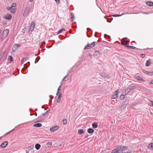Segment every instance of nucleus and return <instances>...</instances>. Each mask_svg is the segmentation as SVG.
<instances>
[{
  "instance_id": "1",
  "label": "nucleus",
  "mask_w": 153,
  "mask_h": 153,
  "mask_svg": "<svg viewBox=\"0 0 153 153\" xmlns=\"http://www.w3.org/2000/svg\"><path fill=\"white\" fill-rule=\"evenodd\" d=\"M97 43V42H93L91 44H88L86 45L84 48V49H90L94 46L96 43Z\"/></svg>"
},
{
  "instance_id": "2",
  "label": "nucleus",
  "mask_w": 153,
  "mask_h": 153,
  "mask_svg": "<svg viewBox=\"0 0 153 153\" xmlns=\"http://www.w3.org/2000/svg\"><path fill=\"white\" fill-rule=\"evenodd\" d=\"M129 41L126 39V38H123L121 41V44L123 45H126L128 44Z\"/></svg>"
},
{
  "instance_id": "3",
  "label": "nucleus",
  "mask_w": 153,
  "mask_h": 153,
  "mask_svg": "<svg viewBox=\"0 0 153 153\" xmlns=\"http://www.w3.org/2000/svg\"><path fill=\"white\" fill-rule=\"evenodd\" d=\"M118 90L116 91L114 93V94L112 96L111 98V99H115L118 97Z\"/></svg>"
},
{
  "instance_id": "4",
  "label": "nucleus",
  "mask_w": 153,
  "mask_h": 153,
  "mask_svg": "<svg viewBox=\"0 0 153 153\" xmlns=\"http://www.w3.org/2000/svg\"><path fill=\"white\" fill-rule=\"evenodd\" d=\"M8 145V142L7 141H5L2 143L0 146V147L2 148H4L6 147Z\"/></svg>"
},
{
  "instance_id": "5",
  "label": "nucleus",
  "mask_w": 153,
  "mask_h": 153,
  "mask_svg": "<svg viewBox=\"0 0 153 153\" xmlns=\"http://www.w3.org/2000/svg\"><path fill=\"white\" fill-rule=\"evenodd\" d=\"M9 33V30L8 29H6L3 32V34L4 36V37L6 38L7 37Z\"/></svg>"
},
{
  "instance_id": "6",
  "label": "nucleus",
  "mask_w": 153,
  "mask_h": 153,
  "mask_svg": "<svg viewBox=\"0 0 153 153\" xmlns=\"http://www.w3.org/2000/svg\"><path fill=\"white\" fill-rule=\"evenodd\" d=\"M59 128V127L58 126L54 127H53L51 128L50 130L51 131L54 132L58 130Z\"/></svg>"
},
{
  "instance_id": "7",
  "label": "nucleus",
  "mask_w": 153,
  "mask_h": 153,
  "mask_svg": "<svg viewBox=\"0 0 153 153\" xmlns=\"http://www.w3.org/2000/svg\"><path fill=\"white\" fill-rule=\"evenodd\" d=\"M120 149L118 147L117 148L113 150L111 152V153H120Z\"/></svg>"
},
{
  "instance_id": "8",
  "label": "nucleus",
  "mask_w": 153,
  "mask_h": 153,
  "mask_svg": "<svg viewBox=\"0 0 153 153\" xmlns=\"http://www.w3.org/2000/svg\"><path fill=\"white\" fill-rule=\"evenodd\" d=\"M120 149V152L122 151H124L126 149L128 148V146H123L120 147H118Z\"/></svg>"
},
{
  "instance_id": "9",
  "label": "nucleus",
  "mask_w": 153,
  "mask_h": 153,
  "mask_svg": "<svg viewBox=\"0 0 153 153\" xmlns=\"http://www.w3.org/2000/svg\"><path fill=\"white\" fill-rule=\"evenodd\" d=\"M143 72L145 74H148V75H153V71L152 72H149L146 71L144 70L143 71Z\"/></svg>"
},
{
  "instance_id": "10",
  "label": "nucleus",
  "mask_w": 153,
  "mask_h": 153,
  "mask_svg": "<svg viewBox=\"0 0 153 153\" xmlns=\"http://www.w3.org/2000/svg\"><path fill=\"white\" fill-rule=\"evenodd\" d=\"M35 26V23L34 22H33L30 27V31H32L33 30Z\"/></svg>"
},
{
  "instance_id": "11",
  "label": "nucleus",
  "mask_w": 153,
  "mask_h": 153,
  "mask_svg": "<svg viewBox=\"0 0 153 153\" xmlns=\"http://www.w3.org/2000/svg\"><path fill=\"white\" fill-rule=\"evenodd\" d=\"M148 147L149 149L153 150V143H151L149 144Z\"/></svg>"
},
{
  "instance_id": "12",
  "label": "nucleus",
  "mask_w": 153,
  "mask_h": 153,
  "mask_svg": "<svg viewBox=\"0 0 153 153\" xmlns=\"http://www.w3.org/2000/svg\"><path fill=\"white\" fill-rule=\"evenodd\" d=\"M28 57L23 58L21 60L22 64H24L25 62L27 61L28 60Z\"/></svg>"
},
{
  "instance_id": "13",
  "label": "nucleus",
  "mask_w": 153,
  "mask_h": 153,
  "mask_svg": "<svg viewBox=\"0 0 153 153\" xmlns=\"http://www.w3.org/2000/svg\"><path fill=\"white\" fill-rule=\"evenodd\" d=\"M35 147L36 150H38L40 148L41 145L39 144L36 143L35 144Z\"/></svg>"
},
{
  "instance_id": "14",
  "label": "nucleus",
  "mask_w": 153,
  "mask_h": 153,
  "mask_svg": "<svg viewBox=\"0 0 153 153\" xmlns=\"http://www.w3.org/2000/svg\"><path fill=\"white\" fill-rule=\"evenodd\" d=\"M11 16L9 14H7L5 16V18L6 19L10 20L11 18Z\"/></svg>"
},
{
  "instance_id": "15",
  "label": "nucleus",
  "mask_w": 153,
  "mask_h": 153,
  "mask_svg": "<svg viewBox=\"0 0 153 153\" xmlns=\"http://www.w3.org/2000/svg\"><path fill=\"white\" fill-rule=\"evenodd\" d=\"M151 64V60L149 59L146 63V66L147 67L149 66Z\"/></svg>"
},
{
  "instance_id": "16",
  "label": "nucleus",
  "mask_w": 153,
  "mask_h": 153,
  "mask_svg": "<svg viewBox=\"0 0 153 153\" xmlns=\"http://www.w3.org/2000/svg\"><path fill=\"white\" fill-rule=\"evenodd\" d=\"M147 4L150 6H153V3L151 1H148L146 2Z\"/></svg>"
},
{
  "instance_id": "17",
  "label": "nucleus",
  "mask_w": 153,
  "mask_h": 153,
  "mask_svg": "<svg viewBox=\"0 0 153 153\" xmlns=\"http://www.w3.org/2000/svg\"><path fill=\"white\" fill-rule=\"evenodd\" d=\"M136 78L138 80H140L143 82L144 81V79L140 76H136Z\"/></svg>"
},
{
  "instance_id": "18",
  "label": "nucleus",
  "mask_w": 153,
  "mask_h": 153,
  "mask_svg": "<svg viewBox=\"0 0 153 153\" xmlns=\"http://www.w3.org/2000/svg\"><path fill=\"white\" fill-rule=\"evenodd\" d=\"M93 127L94 128H96L98 127V124L97 123H94L92 125Z\"/></svg>"
},
{
  "instance_id": "19",
  "label": "nucleus",
  "mask_w": 153,
  "mask_h": 153,
  "mask_svg": "<svg viewBox=\"0 0 153 153\" xmlns=\"http://www.w3.org/2000/svg\"><path fill=\"white\" fill-rule=\"evenodd\" d=\"M88 132L90 134H92L94 132V130L91 128H89L88 130Z\"/></svg>"
},
{
  "instance_id": "20",
  "label": "nucleus",
  "mask_w": 153,
  "mask_h": 153,
  "mask_svg": "<svg viewBox=\"0 0 153 153\" xmlns=\"http://www.w3.org/2000/svg\"><path fill=\"white\" fill-rule=\"evenodd\" d=\"M59 94V96L58 97V99L57 100V102H60V99L61 97V94L60 93H58Z\"/></svg>"
},
{
  "instance_id": "21",
  "label": "nucleus",
  "mask_w": 153,
  "mask_h": 153,
  "mask_svg": "<svg viewBox=\"0 0 153 153\" xmlns=\"http://www.w3.org/2000/svg\"><path fill=\"white\" fill-rule=\"evenodd\" d=\"M42 126V124L41 123H38L36 124H34L33 125L34 127H40Z\"/></svg>"
},
{
  "instance_id": "22",
  "label": "nucleus",
  "mask_w": 153,
  "mask_h": 153,
  "mask_svg": "<svg viewBox=\"0 0 153 153\" xmlns=\"http://www.w3.org/2000/svg\"><path fill=\"white\" fill-rule=\"evenodd\" d=\"M65 31V30L64 29L62 28L61 29H60L57 32V34H59L60 33L62 32L63 31Z\"/></svg>"
},
{
  "instance_id": "23",
  "label": "nucleus",
  "mask_w": 153,
  "mask_h": 153,
  "mask_svg": "<svg viewBox=\"0 0 153 153\" xmlns=\"http://www.w3.org/2000/svg\"><path fill=\"white\" fill-rule=\"evenodd\" d=\"M78 133L79 134H81L84 132V131L82 129H79L78 130Z\"/></svg>"
},
{
  "instance_id": "24",
  "label": "nucleus",
  "mask_w": 153,
  "mask_h": 153,
  "mask_svg": "<svg viewBox=\"0 0 153 153\" xmlns=\"http://www.w3.org/2000/svg\"><path fill=\"white\" fill-rule=\"evenodd\" d=\"M67 121L66 119H63L62 120V124L64 125H66L67 124Z\"/></svg>"
},
{
  "instance_id": "25",
  "label": "nucleus",
  "mask_w": 153,
  "mask_h": 153,
  "mask_svg": "<svg viewBox=\"0 0 153 153\" xmlns=\"http://www.w3.org/2000/svg\"><path fill=\"white\" fill-rule=\"evenodd\" d=\"M8 60L9 61H13V58L11 56H8Z\"/></svg>"
},
{
  "instance_id": "26",
  "label": "nucleus",
  "mask_w": 153,
  "mask_h": 153,
  "mask_svg": "<svg viewBox=\"0 0 153 153\" xmlns=\"http://www.w3.org/2000/svg\"><path fill=\"white\" fill-rule=\"evenodd\" d=\"M100 52L98 51H96L94 52V54L97 56H98L100 55Z\"/></svg>"
},
{
  "instance_id": "27",
  "label": "nucleus",
  "mask_w": 153,
  "mask_h": 153,
  "mask_svg": "<svg viewBox=\"0 0 153 153\" xmlns=\"http://www.w3.org/2000/svg\"><path fill=\"white\" fill-rule=\"evenodd\" d=\"M131 91L130 89L129 88H127L125 90V92L127 94Z\"/></svg>"
},
{
  "instance_id": "28",
  "label": "nucleus",
  "mask_w": 153,
  "mask_h": 153,
  "mask_svg": "<svg viewBox=\"0 0 153 153\" xmlns=\"http://www.w3.org/2000/svg\"><path fill=\"white\" fill-rule=\"evenodd\" d=\"M126 47H127L128 48H130V49H134L136 48L135 47L132 46H130V45L127 46H126Z\"/></svg>"
},
{
  "instance_id": "29",
  "label": "nucleus",
  "mask_w": 153,
  "mask_h": 153,
  "mask_svg": "<svg viewBox=\"0 0 153 153\" xmlns=\"http://www.w3.org/2000/svg\"><path fill=\"white\" fill-rule=\"evenodd\" d=\"M136 88V86L135 85H133L132 86H131V87H129L130 89L131 90V91H132L135 88Z\"/></svg>"
},
{
  "instance_id": "30",
  "label": "nucleus",
  "mask_w": 153,
  "mask_h": 153,
  "mask_svg": "<svg viewBox=\"0 0 153 153\" xmlns=\"http://www.w3.org/2000/svg\"><path fill=\"white\" fill-rule=\"evenodd\" d=\"M71 21H73L74 19V17L73 15L71 13Z\"/></svg>"
},
{
  "instance_id": "31",
  "label": "nucleus",
  "mask_w": 153,
  "mask_h": 153,
  "mask_svg": "<svg viewBox=\"0 0 153 153\" xmlns=\"http://www.w3.org/2000/svg\"><path fill=\"white\" fill-rule=\"evenodd\" d=\"M125 98V96L123 95H121L120 97V99L121 100H123Z\"/></svg>"
},
{
  "instance_id": "32",
  "label": "nucleus",
  "mask_w": 153,
  "mask_h": 153,
  "mask_svg": "<svg viewBox=\"0 0 153 153\" xmlns=\"http://www.w3.org/2000/svg\"><path fill=\"white\" fill-rule=\"evenodd\" d=\"M16 10L15 9L13 8L11 9L10 12L12 13H13L16 12Z\"/></svg>"
},
{
  "instance_id": "33",
  "label": "nucleus",
  "mask_w": 153,
  "mask_h": 153,
  "mask_svg": "<svg viewBox=\"0 0 153 153\" xmlns=\"http://www.w3.org/2000/svg\"><path fill=\"white\" fill-rule=\"evenodd\" d=\"M4 52H3L0 54V58L1 59L4 56Z\"/></svg>"
},
{
  "instance_id": "34",
  "label": "nucleus",
  "mask_w": 153,
  "mask_h": 153,
  "mask_svg": "<svg viewBox=\"0 0 153 153\" xmlns=\"http://www.w3.org/2000/svg\"><path fill=\"white\" fill-rule=\"evenodd\" d=\"M46 145H50L51 146L52 145V143L51 142H48L46 143Z\"/></svg>"
},
{
  "instance_id": "35",
  "label": "nucleus",
  "mask_w": 153,
  "mask_h": 153,
  "mask_svg": "<svg viewBox=\"0 0 153 153\" xmlns=\"http://www.w3.org/2000/svg\"><path fill=\"white\" fill-rule=\"evenodd\" d=\"M16 6V4L15 3H13V4H12V5H11V7L12 8V7H15Z\"/></svg>"
},
{
  "instance_id": "36",
  "label": "nucleus",
  "mask_w": 153,
  "mask_h": 153,
  "mask_svg": "<svg viewBox=\"0 0 153 153\" xmlns=\"http://www.w3.org/2000/svg\"><path fill=\"white\" fill-rule=\"evenodd\" d=\"M121 16V15L117 14V15H112V16L113 17H117L120 16Z\"/></svg>"
},
{
  "instance_id": "37",
  "label": "nucleus",
  "mask_w": 153,
  "mask_h": 153,
  "mask_svg": "<svg viewBox=\"0 0 153 153\" xmlns=\"http://www.w3.org/2000/svg\"><path fill=\"white\" fill-rule=\"evenodd\" d=\"M151 103H150V105L152 106H153V101H150Z\"/></svg>"
},
{
  "instance_id": "38",
  "label": "nucleus",
  "mask_w": 153,
  "mask_h": 153,
  "mask_svg": "<svg viewBox=\"0 0 153 153\" xmlns=\"http://www.w3.org/2000/svg\"><path fill=\"white\" fill-rule=\"evenodd\" d=\"M140 56L141 57L143 58H144L145 56V55L143 54H140Z\"/></svg>"
},
{
  "instance_id": "39",
  "label": "nucleus",
  "mask_w": 153,
  "mask_h": 153,
  "mask_svg": "<svg viewBox=\"0 0 153 153\" xmlns=\"http://www.w3.org/2000/svg\"><path fill=\"white\" fill-rule=\"evenodd\" d=\"M57 4H59L60 2V0H55Z\"/></svg>"
},
{
  "instance_id": "40",
  "label": "nucleus",
  "mask_w": 153,
  "mask_h": 153,
  "mask_svg": "<svg viewBox=\"0 0 153 153\" xmlns=\"http://www.w3.org/2000/svg\"><path fill=\"white\" fill-rule=\"evenodd\" d=\"M12 8V7H8L7 8V9L8 10H11V9H11Z\"/></svg>"
},
{
  "instance_id": "41",
  "label": "nucleus",
  "mask_w": 153,
  "mask_h": 153,
  "mask_svg": "<svg viewBox=\"0 0 153 153\" xmlns=\"http://www.w3.org/2000/svg\"><path fill=\"white\" fill-rule=\"evenodd\" d=\"M131 151H128L127 152H123L122 153H131Z\"/></svg>"
},
{
  "instance_id": "42",
  "label": "nucleus",
  "mask_w": 153,
  "mask_h": 153,
  "mask_svg": "<svg viewBox=\"0 0 153 153\" xmlns=\"http://www.w3.org/2000/svg\"><path fill=\"white\" fill-rule=\"evenodd\" d=\"M13 130H11L10 131L8 132H7L6 134H5V135H7V134H8L9 133H10Z\"/></svg>"
},
{
  "instance_id": "43",
  "label": "nucleus",
  "mask_w": 153,
  "mask_h": 153,
  "mask_svg": "<svg viewBox=\"0 0 153 153\" xmlns=\"http://www.w3.org/2000/svg\"><path fill=\"white\" fill-rule=\"evenodd\" d=\"M88 137V135H86L85 136V138H87Z\"/></svg>"
},
{
  "instance_id": "44",
  "label": "nucleus",
  "mask_w": 153,
  "mask_h": 153,
  "mask_svg": "<svg viewBox=\"0 0 153 153\" xmlns=\"http://www.w3.org/2000/svg\"><path fill=\"white\" fill-rule=\"evenodd\" d=\"M59 87H60V86H59V87L58 88V92L56 94V95H57V94H58V92H59Z\"/></svg>"
},
{
  "instance_id": "45",
  "label": "nucleus",
  "mask_w": 153,
  "mask_h": 153,
  "mask_svg": "<svg viewBox=\"0 0 153 153\" xmlns=\"http://www.w3.org/2000/svg\"><path fill=\"white\" fill-rule=\"evenodd\" d=\"M150 84H153V80L150 83Z\"/></svg>"
},
{
  "instance_id": "46",
  "label": "nucleus",
  "mask_w": 153,
  "mask_h": 153,
  "mask_svg": "<svg viewBox=\"0 0 153 153\" xmlns=\"http://www.w3.org/2000/svg\"><path fill=\"white\" fill-rule=\"evenodd\" d=\"M66 76H65L62 79V80H63L64 79H65L66 78Z\"/></svg>"
},
{
  "instance_id": "47",
  "label": "nucleus",
  "mask_w": 153,
  "mask_h": 153,
  "mask_svg": "<svg viewBox=\"0 0 153 153\" xmlns=\"http://www.w3.org/2000/svg\"><path fill=\"white\" fill-rule=\"evenodd\" d=\"M33 1V0H29L30 1V2H32Z\"/></svg>"
},
{
  "instance_id": "48",
  "label": "nucleus",
  "mask_w": 153,
  "mask_h": 153,
  "mask_svg": "<svg viewBox=\"0 0 153 153\" xmlns=\"http://www.w3.org/2000/svg\"><path fill=\"white\" fill-rule=\"evenodd\" d=\"M1 31L0 30V33H1Z\"/></svg>"
},
{
  "instance_id": "49",
  "label": "nucleus",
  "mask_w": 153,
  "mask_h": 153,
  "mask_svg": "<svg viewBox=\"0 0 153 153\" xmlns=\"http://www.w3.org/2000/svg\"><path fill=\"white\" fill-rule=\"evenodd\" d=\"M63 114H65L64 113H63Z\"/></svg>"
}]
</instances>
